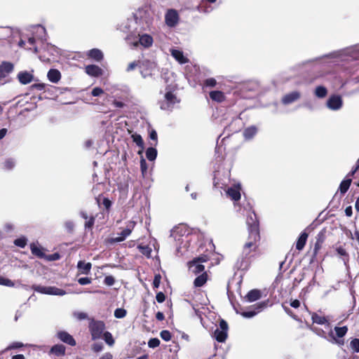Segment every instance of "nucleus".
<instances>
[{"label": "nucleus", "mask_w": 359, "mask_h": 359, "mask_svg": "<svg viewBox=\"0 0 359 359\" xmlns=\"http://www.w3.org/2000/svg\"><path fill=\"white\" fill-rule=\"evenodd\" d=\"M89 331L93 340H97L103 336L105 330V324L101 320H92L89 323Z\"/></svg>", "instance_id": "3"}, {"label": "nucleus", "mask_w": 359, "mask_h": 359, "mask_svg": "<svg viewBox=\"0 0 359 359\" xmlns=\"http://www.w3.org/2000/svg\"><path fill=\"white\" fill-rule=\"evenodd\" d=\"M207 261L206 257H198L193 260L188 262L189 270L194 275H198L201 273L205 272V266L202 264L203 262Z\"/></svg>", "instance_id": "6"}, {"label": "nucleus", "mask_w": 359, "mask_h": 359, "mask_svg": "<svg viewBox=\"0 0 359 359\" xmlns=\"http://www.w3.org/2000/svg\"><path fill=\"white\" fill-rule=\"evenodd\" d=\"M57 337L64 343L70 345V346H75L76 345V341L73 338V337L69 334L68 332L65 331H60L57 332Z\"/></svg>", "instance_id": "15"}, {"label": "nucleus", "mask_w": 359, "mask_h": 359, "mask_svg": "<svg viewBox=\"0 0 359 359\" xmlns=\"http://www.w3.org/2000/svg\"><path fill=\"white\" fill-rule=\"evenodd\" d=\"M33 290L36 292H39L45 294L50 295H56V296H63L66 294V292L60 288H58L55 286H41L37 285H33L32 286Z\"/></svg>", "instance_id": "5"}, {"label": "nucleus", "mask_w": 359, "mask_h": 359, "mask_svg": "<svg viewBox=\"0 0 359 359\" xmlns=\"http://www.w3.org/2000/svg\"><path fill=\"white\" fill-rule=\"evenodd\" d=\"M160 336L162 339L165 341H169L171 339L172 334L168 330H162L160 333Z\"/></svg>", "instance_id": "46"}, {"label": "nucleus", "mask_w": 359, "mask_h": 359, "mask_svg": "<svg viewBox=\"0 0 359 359\" xmlns=\"http://www.w3.org/2000/svg\"><path fill=\"white\" fill-rule=\"evenodd\" d=\"M78 283L81 285H88L91 283V278L88 277L80 278L78 279Z\"/></svg>", "instance_id": "60"}, {"label": "nucleus", "mask_w": 359, "mask_h": 359, "mask_svg": "<svg viewBox=\"0 0 359 359\" xmlns=\"http://www.w3.org/2000/svg\"><path fill=\"white\" fill-rule=\"evenodd\" d=\"M267 306L266 302H259L252 305L249 310L241 313V315L246 318H251L255 316L257 313L262 311Z\"/></svg>", "instance_id": "7"}, {"label": "nucleus", "mask_w": 359, "mask_h": 359, "mask_svg": "<svg viewBox=\"0 0 359 359\" xmlns=\"http://www.w3.org/2000/svg\"><path fill=\"white\" fill-rule=\"evenodd\" d=\"M30 250L32 253L38 257L39 258H45L46 254L42 251V250L38 248L34 243L30 244Z\"/></svg>", "instance_id": "34"}, {"label": "nucleus", "mask_w": 359, "mask_h": 359, "mask_svg": "<svg viewBox=\"0 0 359 359\" xmlns=\"http://www.w3.org/2000/svg\"><path fill=\"white\" fill-rule=\"evenodd\" d=\"M179 102L180 100L177 99L176 95L171 91H168L165 94L164 99L159 102L160 108L162 110L172 111L175 105Z\"/></svg>", "instance_id": "4"}, {"label": "nucleus", "mask_w": 359, "mask_h": 359, "mask_svg": "<svg viewBox=\"0 0 359 359\" xmlns=\"http://www.w3.org/2000/svg\"><path fill=\"white\" fill-rule=\"evenodd\" d=\"M171 55L180 64H185L188 61L187 58L184 57L183 52L180 50H172Z\"/></svg>", "instance_id": "24"}, {"label": "nucleus", "mask_w": 359, "mask_h": 359, "mask_svg": "<svg viewBox=\"0 0 359 359\" xmlns=\"http://www.w3.org/2000/svg\"><path fill=\"white\" fill-rule=\"evenodd\" d=\"M126 311L124 309L118 308L114 311V316L116 318H123L126 316Z\"/></svg>", "instance_id": "45"}, {"label": "nucleus", "mask_w": 359, "mask_h": 359, "mask_svg": "<svg viewBox=\"0 0 359 359\" xmlns=\"http://www.w3.org/2000/svg\"><path fill=\"white\" fill-rule=\"evenodd\" d=\"M301 97V93L299 91L294 90L285 95L282 97V103L285 105L292 104Z\"/></svg>", "instance_id": "12"}, {"label": "nucleus", "mask_w": 359, "mask_h": 359, "mask_svg": "<svg viewBox=\"0 0 359 359\" xmlns=\"http://www.w3.org/2000/svg\"><path fill=\"white\" fill-rule=\"evenodd\" d=\"M209 95L211 100L217 102H222L225 98L224 94L220 90H212Z\"/></svg>", "instance_id": "29"}, {"label": "nucleus", "mask_w": 359, "mask_h": 359, "mask_svg": "<svg viewBox=\"0 0 359 359\" xmlns=\"http://www.w3.org/2000/svg\"><path fill=\"white\" fill-rule=\"evenodd\" d=\"M228 324L222 319L219 321V327L214 332V337L218 342H224L227 337Z\"/></svg>", "instance_id": "8"}, {"label": "nucleus", "mask_w": 359, "mask_h": 359, "mask_svg": "<svg viewBox=\"0 0 359 359\" xmlns=\"http://www.w3.org/2000/svg\"><path fill=\"white\" fill-rule=\"evenodd\" d=\"M198 11L201 13H208L212 11L211 6H204L203 4H201L198 6Z\"/></svg>", "instance_id": "58"}, {"label": "nucleus", "mask_w": 359, "mask_h": 359, "mask_svg": "<svg viewBox=\"0 0 359 359\" xmlns=\"http://www.w3.org/2000/svg\"><path fill=\"white\" fill-rule=\"evenodd\" d=\"M131 137L133 138V142L137 144V146H138L139 147L141 148V149H142L144 147V142L142 136L138 134H133L132 135Z\"/></svg>", "instance_id": "41"}, {"label": "nucleus", "mask_w": 359, "mask_h": 359, "mask_svg": "<svg viewBox=\"0 0 359 359\" xmlns=\"http://www.w3.org/2000/svg\"><path fill=\"white\" fill-rule=\"evenodd\" d=\"M260 236L259 237H252L251 233H249L248 241L245 243L243 247L246 249H250L252 251L255 252L257 248V242L259 240Z\"/></svg>", "instance_id": "18"}, {"label": "nucleus", "mask_w": 359, "mask_h": 359, "mask_svg": "<svg viewBox=\"0 0 359 359\" xmlns=\"http://www.w3.org/2000/svg\"><path fill=\"white\" fill-rule=\"evenodd\" d=\"M336 251L339 255L342 257L344 264L346 265L347 262H348V255L346 250L342 246H339L336 248Z\"/></svg>", "instance_id": "38"}, {"label": "nucleus", "mask_w": 359, "mask_h": 359, "mask_svg": "<svg viewBox=\"0 0 359 359\" xmlns=\"http://www.w3.org/2000/svg\"><path fill=\"white\" fill-rule=\"evenodd\" d=\"M334 330L338 337H343L347 332L348 328L346 326L335 327Z\"/></svg>", "instance_id": "43"}, {"label": "nucleus", "mask_w": 359, "mask_h": 359, "mask_svg": "<svg viewBox=\"0 0 359 359\" xmlns=\"http://www.w3.org/2000/svg\"><path fill=\"white\" fill-rule=\"evenodd\" d=\"M18 79L20 83L26 85L33 79V75L27 72H20L18 74Z\"/></svg>", "instance_id": "20"}, {"label": "nucleus", "mask_w": 359, "mask_h": 359, "mask_svg": "<svg viewBox=\"0 0 359 359\" xmlns=\"http://www.w3.org/2000/svg\"><path fill=\"white\" fill-rule=\"evenodd\" d=\"M156 156H157V150L154 147H151L147 148V149L146 151V157L149 161H154L156 158Z\"/></svg>", "instance_id": "36"}, {"label": "nucleus", "mask_w": 359, "mask_h": 359, "mask_svg": "<svg viewBox=\"0 0 359 359\" xmlns=\"http://www.w3.org/2000/svg\"><path fill=\"white\" fill-rule=\"evenodd\" d=\"M103 93L104 91L101 88L96 87L92 90L91 95L94 97H97L100 96Z\"/></svg>", "instance_id": "59"}, {"label": "nucleus", "mask_w": 359, "mask_h": 359, "mask_svg": "<svg viewBox=\"0 0 359 359\" xmlns=\"http://www.w3.org/2000/svg\"><path fill=\"white\" fill-rule=\"evenodd\" d=\"M139 36V40L133 43L134 46H137L138 43L141 44L145 48H149L152 46L154 41L151 35L144 34L142 35H140Z\"/></svg>", "instance_id": "14"}, {"label": "nucleus", "mask_w": 359, "mask_h": 359, "mask_svg": "<svg viewBox=\"0 0 359 359\" xmlns=\"http://www.w3.org/2000/svg\"><path fill=\"white\" fill-rule=\"evenodd\" d=\"M27 43L31 46L30 47H28L27 49L32 50L35 53L38 52V48L34 46L35 44V38L34 37H29L28 39Z\"/></svg>", "instance_id": "49"}, {"label": "nucleus", "mask_w": 359, "mask_h": 359, "mask_svg": "<svg viewBox=\"0 0 359 359\" xmlns=\"http://www.w3.org/2000/svg\"><path fill=\"white\" fill-rule=\"evenodd\" d=\"M115 279L112 276H107L104 279V283L108 286H111L114 284Z\"/></svg>", "instance_id": "53"}, {"label": "nucleus", "mask_w": 359, "mask_h": 359, "mask_svg": "<svg viewBox=\"0 0 359 359\" xmlns=\"http://www.w3.org/2000/svg\"><path fill=\"white\" fill-rule=\"evenodd\" d=\"M86 72L91 76L98 77L102 74V69L95 65H89L86 67Z\"/></svg>", "instance_id": "17"}, {"label": "nucleus", "mask_w": 359, "mask_h": 359, "mask_svg": "<svg viewBox=\"0 0 359 359\" xmlns=\"http://www.w3.org/2000/svg\"><path fill=\"white\" fill-rule=\"evenodd\" d=\"M48 80L54 83H57L61 79V74L56 69H50L47 74Z\"/></svg>", "instance_id": "19"}, {"label": "nucleus", "mask_w": 359, "mask_h": 359, "mask_svg": "<svg viewBox=\"0 0 359 359\" xmlns=\"http://www.w3.org/2000/svg\"><path fill=\"white\" fill-rule=\"evenodd\" d=\"M324 58L338 59L340 61L359 60V44L323 55L320 57L310 60L308 62H311L319 61Z\"/></svg>", "instance_id": "1"}, {"label": "nucleus", "mask_w": 359, "mask_h": 359, "mask_svg": "<svg viewBox=\"0 0 359 359\" xmlns=\"http://www.w3.org/2000/svg\"><path fill=\"white\" fill-rule=\"evenodd\" d=\"M27 243V238L25 236H21L18 238H16L14 241V244L16 246L20 247L21 248H24L26 246Z\"/></svg>", "instance_id": "42"}, {"label": "nucleus", "mask_w": 359, "mask_h": 359, "mask_svg": "<svg viewBox=\"0 0 359 359\" xmlns=\"http://www.w3.org/2000/svg\"><path fill=\"white\" fill-rule=\"evenodd\" d=\"M65 226L69 233H72L74 228V224L72 221L69 220L65 222Z\"/></svg>", "instance_id": "56"}, {"label": "nucleus", "mask_w": 359, "mask_h": 359, "mask_svg": "<svg viewBox=\"0 0 359 359\" xmlns=\"http://www.w3.org/2000/svg\"><path fill=\"white\" fill-rule=\"evenodd\" d=\"M50 352L57 356H61L65 353V347L62 344H56L51 348Z\"/></svg>", "instance_id": "32"}, {"label": "nucleus", "mask_w": 359, "mask_h": 359, "mask_svg": "<svg viewBox=\"0 0 359 359\" xmlns=\"http://www.w3.org/2000/svg\"><path fill=\"white\" fill-rule=\"evenodd\" d=\"M135 223L134 222H130L125 229H123L118 235L125 240L128 236L130 235Z\"/></svg>", "instance_id": "30"}, {"label": "nucleus", "mask_w": 359, "mask_h": 359, "mask_svg": "<svg viewBox=\"0 0 359 359\" xmlns=\"http://www.w3.org/2000/svg\"><path fill=\"white\" fill-rule=\"evenodd\" d=\"M166 25L170 27H174L178 22L179 15L174 9L168 10L165 16Z\"/></svg>", "instance_id": "10"}, {"label": "nucleus", "mask_w": 359, "mask_h": 359, "mask_svg": "<svg viewBox=\"0 0 359 359\" xmlns=\"http://www.w3.org/2000/svg\"><path fill=\"white\" fill-rule=\"evenodd\" d=\"M351 182H352V180L351 178H347V179L344 180L340 183L339 189V191L341 194H344L345 193H346V191L348 190V189L351 186Z\"/></svg>", "instance_id": "35"}, {"label": "nucleus", "mask_w": 359, "mask_h": 359, "mask_svg": "<svg viewBox=\"0 0 359 359\" xmlns=\"http://www.w3.org/2000/svg\"><path fill=\"white\" fill-rule=\"evenodd\" d=\"M140 169L143 175H144L147 170V163L143 157L140 159Z\"/></svg>", "instance_id": "55"}, {"label": "nucleus", "mask_w": 359, "mask_h": 359, "mask_svg": "<svg viewBox=\"0 0 359 359\" xmlns=\"http://www.w3.org/2000/svg\"><path fill=\"white\" fill-rule=\"evenodd\" d=\"M314 95L319 98H325L327 95V89L323 86H318L313 91Z\"/></svg>", "instance_id": "28"}, {"label": "nucleus", "mask_w": 359, "mask_h": 359, "mask_svg": "<svg viewBox=\"0 0 359 359\" xmlns=\"http://www.w3.org/2000/svg\"><path fill=\"white\" fill-rule=\"evenodd\" d=\"M36 37L41 41H46V31L44 27L38 25L35 27Z\"/></svg>", "instance_id": "33"}, {"label": "nucleus", "mask_w": 359, "mask_h": 359, "mask_svg": "<svg viewBox=\"0 0 359 359\" xmlns=\"http://www.w3.org/2000/svg\"><path fill=\"white\" fill-rule=\"evenodd\" d=\"M161 277L160 274L155 275L154 280H153L154 288H158L159 287L160 283H161Z\"/></svg>", "instance_id": "57"}, {"label": "nucleus", "mask_w": 359, "mask_h": 359, "mask_svg": "<svg viewBox=\"0 0 359 359\" xmlns=\"http://www.w3.org/2000/svg\"><path fill=\"white\" fill-rule=\"evenodd\" d=\"M261 297V292L259 290L254 289L251 290L248 292V294L245 295V298L248 302H253L258 299H259Z\"/></svg>", "instance_id": "22"}, {"label": "nucleus", "mask_w": 359, "mask_h": 359, "mask_svg": "<svg viewBox=\"0 0 359 359\" xmlns=\"http://www.w3.org/2000/svg\"><path fill=\"white\" fill-rule=\"evenodd\" d=\"M102 349H103V344L101 342L95 343L92 346V350L95 353L100 352Z\"/></svg>", "instance_id": "54"}, {"label": "nucleus", "mask_w": 359, "mask_h": 359, "mask_svg": "<svg viewBox=\"0 0 359 359\" xmlns=\"http://www.w3.org/2000/svg\"><path fill=\"white\" fill-rule=\"evenodd\" d=\"M60 257V255L57 252H56L52 255H49L48 256L46 255L45 258L48 261H55L59 259Z\"/></svg>", "instance_id": "61"}, {"label": "nucleus", "mask_w": 359, "mask_h": 359, "mask_svg": "<svg viewBox=\"0 0 359 359\" xmlns=\"http://www.w3.org/2000/svg\"><path fill=\"white\" fill-rule=\"evenodd\" d=\"M102 337L107 345L112 346L114 344V337L109 332L105 331Z\"/></svg>", "instance_id": "39"}, {"label": "nucleus", "mask_w": 359, "mask_h": 359, "mask_svg": "<svg viewBox=\"0 0 359 359\" xmlns=\"http://www.w3.org/2000/svg\"><path fill=\"white\" fill-rule=\"evenodd\" d=\"M351 348L355 351L359 352V339L355 338L350 343Z\"/></svg>", "instance_id": "47"}, {"label": "nucleus", "mask_w": 359, "mask_h": 359, "mask_svg": "<svg viewBox=\"0 0 359 359\" xmlns=\"http://www.w3.org/2000/svg\"><path fill=\"white\" fill-rule=\"evenodd\" d=\"M0 285L8 286V287H11L15 286V283L13 280H10L8 278H6L1 277V276H0Z\"/></svg>", "instance_id": "44"}, {"label": "nucleus", "mask_w": 359, "mask_h": 359, "mask_svg": "<svg viewBox=\"0 0 359 359\" xmlns=\"http://www.w3.org/2000/svg\"><path fill=\"white\" fill-rule=\"evenodd\" d=\"M308 238V233L305 231H303L299 236L297 243H296V248L298 250H302L306 243V240Z\"/></svg>", "instance_id": "27"}, {"label": "nucleus", "mask_w": 359, "mask_h": 359, "mask_svg": "<svg viewBox=\"0 0 359 359\" xmlns=\"http://www.w3.org/2000/svg\"><path fill=\"white\" fill-rule=\"evenodd\" d=\"M240 189V186L238 185L229 187L226 191V195L235 202V207L237 205L236 202L241 198Z\"/></svg>", "instance_id": "11"}, {"label": "nucleus", "mask_w": 359, "mask_h": 359, "mask_svg": "<svg viewBox=\"0 0 359 359\" xmlns=\"http://www.w3.org/2000/svg\"><path fill=\"white\" fill-rule=\"evenodd\" d=\"M156 299L158 303H162L165 299V295L163 292H159L156 294Z\"/></svg>", "instance_id": "63"}, {"label": "nucleus", "mask_w": 359, "mask_h": 359, "mask_svg": "<svg viewBox=\"0 0 359 359\" xmlns=\"http://www.w3.org/2000/svg\"><path fill=\"white\" fill-rule=\"evenodd\" d=\"M250 259L242 255L237 259L235 266L238 270H246L250 266Z\"/></svg>", "instance_id": "16"}, {"label": "nucleus", "mask_w": 359, "mask_h": 359, "mask_svg": "<svg viewBox=\"0 0 359 359\" xmlns=\"http://www.w3.org/2000/svg\"><path fill=\"white\" fill-rule=\"evenodd\" d=\"M23 346H24V344L21 342H13L8 346L7 349L8 350L15 349V348H21Z\"/></svg>", "instance_id": "62"}, {"label": "nucleus", "mask_w": 359, "mask_h": 359, "mask_svg": "<svg viewBox=\"0 0 359 359\" xmlns=\"http://www.w3.org/2000/svg\"><path fill=\"white\" fill-rule=\"evenodd\" d=\"M312 320L313 323H316L318 325H324L327 323V320L325 317L318 315L314 313L312 314Z\"/></svg>", "instance_id": "37"}, {"label": "nucleus", "mask_w": 359, "mask_h": 359, "mask_svg": "<svg viewBox=\"0 0 359 359\" xmlns=\"http://www.w3.org/2000/svg\"><path fill=\"white\" fill-rule=\"evenodd\" d=\"M324 233L323 231L319 232L316 236V242L313 249L314 255H316L319 249L321 248V245L324 242Z\"/></svg>", "instance_id": "31"}, {"label": "nucleus", "mask_w": 359, "mask_h": 359, "mask_svg": "<svg viewBox=\"0 0 359 359\" xmlns=\"http://www.w3.org/2000/svg\"><path fill=\"white\" fill-rule=\"evenodd\" d=\"M160 344V340L158 338H151L148 341V346L149 348H156Z\"/></svg>", "instance_id": "52"}, {"label": "nucleus", "mask_w": 359, "mask_h": 359, "mask_svg": "<svg viewBox=\"0 0 359 359\" xmlns=\"http://www.w3.org/2000/svg\"><path fill=\"white\" fill-rule=\"evenodd\" d=\"M208 280V274L206 272L202 273L198 275L194 281V285L196 287H202Z\"/></svg>", "instance_id": "26"}, {"label": "nucleus", "mask_w": 359, "mask_h": 359, "mask_svg": "<svg viewBox=\"0 0 359 359\" xmlns=\"http://www.w3.org/2000/svg\"><path fill=\"white\" fill-rule=\"evenodd\" d=\"M15 164V161L13 158H8L4 162V168L11 170L14 168Z\"/></svg>", "instance_id": "48"}, {"label": "nucleus", "mask_w": 359, "mask_h": 359, "mask_svg": "<svg viewBox=\"0 0 359 359\" xmlns=\"http://www.w3.org/2000/svg\"><path fill=\"white\" fill-rule=\"evenodd\" d=\"M342 98L339 95H332L327 100L326 106L332 111H337L342 107Z\"/></svg>", "instance_id": "9"}, {"label": "nucleus", "mask_w": 359, "mask_h": 359, "mask_svg": "<svg viewBox=\"0 0 359 359\" xmlns=\"http://www.w3.org/2000/svg\"><path fill=\"white\" fill-rule=\"evenodd\" d=\"M138 249L140 252L147 257H150L151 253V248L149 245H139Z\"/></svg>", "instance_id": "40"}, {"label": "nucleus", "mask_w": 359, "mask_h": 359, "mask_svg": "<svg viewBox=\"0 0 359 359\" xmlns=\"http://www.w3.org/2000/svg\"><path fill=\"white\" fill-rule=\"evenodd\" d=\"M75 316L76 317L77 319L80 320H85L88 317L87 314L83 312H79L77 313H75Z\"/></svg>", "instance_id": "64"}, {"label": "nucleus", "mask_w": 359, "mask_h": 359, "mask_svg": "<svg viewBox=\"0 0 359 359\" xmlns=\"http://www.w3.org/2000/svg\"><path fill=\"white\" fill-rule=\"evenodd\" d=\"M95 217L94 216H90L88 218V220L85 223V229H91L95 224Z\"/></svg>", "instance_id": "50"}, {"label": "nucleus", "mask_w": 359, "mask_h": 359, "mask_svg": "<svg viewBox=\"0 0 359 359\" xmlns=\"http://www.w3.org/2000/svg\"><path fill=\"white\" fill-rule=\"evenodd\" d=\"M14 69L13 64L10 62H3L0 64V79L8 76Z\"/></svg>", "instance_id": "13"}, {"label": "nucleus", "mask_w": 359, "mask_h": 359, "mask_svg": "<svg viewBox=\"0 0 359 359\" xmlns=\"http://www.w3.org/2000/svg\"><path fill=\"white\" fill-rule=\"evenodd\" d=\"M257 133V127L255 126H251L250 127L246 128L243 130V135L245 140H250L255 136Z\"/></svg>", "instance_id": "23"}, {"label": "nucleus", "mask_w": 359, "mask_h": 359, "mask_svg": "<svg viewBox=\"0 0 359 359\" xmlns=\"http://www.w3.org/2000/svg\"><path fill=\"white\" fill-rule=\"evenodd\" d=\"M87 55L90 58H91L97 62H100L101 60H102V59L104 57L102 52L98 48H93V49L90 50L88 52Z\"/></svg>", "instance_id": "21"}, {"label": "nucleus", "mask_w": 359, "mask_h": 359, "mask_svg": "<svg viewBox=\"0 0 359 359\" xmlns=\"http://www.w3.org/2000/svg\"><path fill=\"white\" fill-rule=\"evenodd\" d=\"M246 224L248 226V233H250L252 236L259 237V221L257 217L251 208H249L247 213Z\"/></svg>", "instance_id": "2"}, {"label": "nucleus", "mask_w": 359, "mask_h": 359, "mask_svg": "<svg viewBox=\"0 0 359 359\" xmlns=\"http://www.w3.org/2000/svg\"><path fill=\"white\" fill-rule=\"evenodd\" d=\"M92 264L90 262H86L84 261H79L77 264V268L79 271L83 274H88L91 269Z\"/></svg>", "instance_id": "25"}, {"label": "nucleus", "mask_w": 359, "mask_h": 359, "mask_svg": "<svg viewBox=\"0 0 359 359\" xmlns=\"http://www.w3.org/2000/svg\"><path fill=\"white\" fill-rule=\"evenodd\" d=\"M217 81L214 78H209L204 81V86L205 87L213 88L216 86Z\"/></svg>", "instance_id": "51"}]
</instances>
